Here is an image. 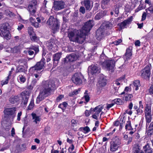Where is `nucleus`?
<instances>
[{"instance_id": "0e129e2a", "label": "nucleus", "mask_w": 153, "mask_h": 153, "mask_svg": "<svg viewBox=\"0 0 153 153\" xmlns=\"http://www.w3.org/2000/svg\"><path fill=\"white\" fill-rule=\"evenodd\" d=\"M137 111V114H141L143 112V110L140 108L137 109L136 110Z\"/></svg>"}, {"instance_id": "de8ad7c7", "label": "nucleus", "mask_w": 153, "mask_h": 153, "mask_svg": "<svg viewBox=\"0 0 153 153\" xmlns=\"http://www.w3.org/2000/svg\"><path fill=\"white\" fill-rule=\"evenodd\" d=\"M83 129L84 131V132L85 133H87L90 131V129L89 127L87 126L83 128Z\"/></svg>"}, {"instance_id": "79ce46f5", "label": "nucleus", "mask_w": 153, "mask_h": 153, "mask_svg": "<svg viewBox=\"0 0 153 153\" xmlns=\"http://www.w3.org/2000/svg\"><path fill=\"white\" fill-rule=\"evenodd\" d=\"M114 101V102L118 105H121L123 103L122 101L120 99H115Z\"/></svg>"}, {"instance_id": "4c0bfd02", "label": "nucleus", "mask_w": 153, "mask_h": 153, "mask_svg": "<svg viewBox=\"0 0 153 153\" xmlns=\"http://www.w3.org/2000/svg\"><path fill=\"white\" fill-rule=\"evenodd\" d=\"M29 49L30 50H33L35 51L34 56H35L39 51V48L37 46H31L29 48Z\"/></svg>"}, {"instance_id": "0eeeda50", "label": "nucleus", "mask_w": 153, "mask_h": 153, "mask_svg": "<svg viewBox=\"0 0 153 153\" xmlns=\"http://www.w3.org/2000/svg\"><path fill=\"white\" fill-rule=\"evenodd\" d=\"M45 64V59L44 58H43L40 61L37 62L34 66L31 67L30 70H32L33 71H40L44 68Z\"/></svg>"}, {"instance_id": "c756f323", "label": "nucleus", "mask_w": 153, "mask_h": 153, "mask_svg": "<svg viewBox=\"0 0 153 153\" xmlns=\"http://www.w3.org/2000/svg\"><path fill=\"white\" fill-rule=\"evenodd\" d=\"M61 56L60 53H57L53 55V61H58Z\"/></svg>"}, {"instance_id": "4468645a", "label": "nucleus", "mask_w": 153, "mask_h": 153, "mask_svg": "<svg viewBox=\"0 0 153 153\" xmlns=\"http://www.w3.org/2000/svg\"><path fill=\"white\" fill-rule=\"evenodd\" d=\"M65 4V2L62 1H54L53 3V8L56 11H58L64 9Z\"/></svg>"}, {"instance_id": "37998d69", "label": "nucleus", "mask_w": 153, "mask_h": 153, "mask_svg": "<svg viewBox=\"0 0 153 153\" xmlns=\"http://www.w3.org/2000/svg\"><path fill=\"white\" fill-rule=\"evenodd\" d=\"M145 113L147 114V113H149V114H151V107L149 106H146L145 108Z\"/></svg>"}, {"instance_id": "680f3d73", "label": "nucleus", "mask_w": 153, "mask_h": 153, "mask_svg": "<svg viewBox=\"0 0 153 153\" xmlns=\"http://www.w3.org/2000/svg\"><path fill=\"white\" fill-rule=\"evenodd\" d=\"M135 45L136 46H140V42L139 40H136L135 42Z\"/></svg>"}, {"instance_id": "423d86ee", "label": "nucleus", "mask_w": 153, "mask_h": 153, "mask_svg": "<svg viewBox=\"0 0 153 153\" xmlns=\"http://www.w3.org/2000/svg\"><path fill=\"white\" fill-rule=\"evenodd\" d=\"M151 65H147L140 71L141 76L146 79H149L151 74L150 67Z\"/></svg>"}, {"instance_id": "f03ea898", "label": "nucleus", "mask_w": 153, "mask_h": 153, "mask_svg": "<svg viewBox=\"0 0 153 153\" xmlns=\"http://www.w3.org/2000/svg\"><path fill=\"white\" fill-rule=\"evenodd\" d=\"M47 24L52 29L53 33H54L59 30L60 25L59 22L53 16H51L47 21Z\"/></svg>"}, {"instance_id": "052dcab7", "label": "nucleus", "mask_w": 153, "mask_h": 153, "mask_svg": "<svg viewBox=\"0 0 153 153\" xmlns=\"http://www.w3.org/2000/svg\"><path fill=\"white\" fill-rule=\"evenodd\" d=\"M24 27V26L23 25L20 24L18 26L17 29L19 31L21 30Z\"/></svg>"}, {"instance_id": "2f4dec72", "label": "nucleus", "mask_w": 153, "mask_h": 153, "mask_svg": "<svg viewBox=\"0 0 153 153\" xmlns=\"http://www.w3.org/2000/svg\"><path fill=\"white\" fill-rule=\"evenodd\" d=\"M145 117L146 122L149 123L150 122L152 118L151 114H149L148 113L145 114Z\"/></svg>"}, {"instance_id": "6e6d98bb", "label": "nucleus", "mask_w": 153, "mask_h": 153, "mask_svg": "<svg viewBox=\"0 0 153 153\" xmlns=\"http://www.w3.org/2000/svg\"><path fill=\"white\" fill-rule=\"evenodd\" d=\"M149 92L150 94H153V85H152L150 87L149 90Z\"/></svg>"}, {"instance_id": "4be33fe9", "label": "nucleus", "mask_w": 153, "mask_h": 153, "mask_svg": "<svg viewBox=\"0 0 153 153\" xmlns=\"http://www.w3.org/2000/svg\"><path fill=\"white\" fill-rule=\"evenodd\" d=\"M83 3L86 10H91L93 5L90 0H84Z\"/></svg>"}, {"instance_id": "f3484780", "label": "nucleus", "mask_w": 153, "mask_h": 153, "mask_svg": "<svg viewBox=\"0 0 153 153\" xmlns=\"http://www.w3.org/2000/svg\"><path fill=\"white\" fill-rule=\"evenodd\" d=\"M103 108L102 106L101 105H98L95 107L93 109L94 111L95 112L94 114L92 115V118L96 120H97L98 117L99 116L100 113L101 111Z\"/></svg>"}, {"instance_id": "bf43d9fd", "label": "nucleus", "mask_w": 153, "mask_h": 153, "mask_svg": "<svg viewBox=\"0 0 153 153\" xmlns=\"http://www.w3.org/2000/svg\"><path fill=\"white\" fill-rule=\"evenodd\" d=\"M22 114V112L20 111V112L17 115V120L18 121H20V120L21 118L20 117L21 116Z\"/></svg>"}, {"instance_id": "9d476101", "label": "nucleus", "mask_w": 153, "mask_h": 153, "mask_svg": "<svg viewBox=\"0 0 153 153\" xmlns=\"http://www.w3.org/2000/svg\"><path fill=\"white\" fill-rule=\"evenodd\" d=\"M124 77H121L114 81L113 87V89L115 90L114 94L115 95H118L119 93L118 91V89L120 87V85L121 84L122 85V83H121V82L124 80Z\"/></svg>"}, {"instance_id": "7c9ffc66", "label": "nucleus", "mask_w": 153, "mask_h": 153, "mask_svg": "<svg viewBox=\"0 0 153 153\" xmlns=\"http://www.w3.org/2000/svg\"><path fill=\"white\" fill-rule=\"evenodd\" d=\"M140 150L139 146L138 145L136 144L134 146L133 148V153H139Z\"/></svg>"}, {"instance_id": "b1692460", "label": "nucleus", "mask_w": 153, "mask_h": 153, "mask_svg": "<svg viewBox=\"0 0 153 153\" xmlns=\"http://www.w3.org/2000/svg\"><path fill=\"white\" fill-rule=\"evenodd\" d=\"M132 17L131 16L128 19L124 21L121 22L120 25V26L122 28H124L128 24H129L132 21Z\"/></svg>"}, {"instance_id": "a19ab883", "label": "nucleus", "mask_w": 153, "mask_h": 153, "mask_svg": "<svg viewBox=\"0 0 153 153\" xmlns=\"http://www.w3.org/2000/svg\"><path fill=\"white\" fill-rule=\"evenodd\" d=\"M18 78L19 79L20 81L22 83H24L26 80V78L25 76L22 75H19L18 77Z\"/></svg>"}, {"instance_id": "8fccbe9b", "label": "nucleus", "mask_w": 153, "mask_h": 153, "mask_svg": "<svg viewBox=\"0 0 153 153\" xmlns=\"http://www.w3.org/2000/svg\"><path fill=\"white\" fill-rule=\"evenodd\" d=\"M122 42V40L120 39L118 40L114 41L113 42V44H114L115 45H118L120 43H121Z\"/></svg>"}, {"instance_id": "1a4fd4ad", "label": "nucleus", "mask_w": 153, "mask_h": 153, "mask_svg": "<svg viewBox=\"0 0 153 153\" xmlns=\"http://www.w3.org/2000/svg\"><path fill=\"white\" fill-rule=\"evenodd\" d=\"M37 7L36 0H32L28 7V10L30 15L34 16Z\"/></svg>"}, {"instance_id": "58836bf2", "label": "nucleus", "mask_w": 153, "mask_h": 153, "mask_svg": "<svg viewBox=\"0 0 153 153\" xmlns=\"http://www.w3.org/2000/svg\"><path fill=\"white\" fill-rule=\"evenodd\" d=\"M34 105V101L33 100H31L30 101V103L28 106V110H30L33 107Z\"/></svg>"}, {"instance_id": "e2e57ef3", "label": "nucleus", "mask_w": 153, "mask_h": 153, "mask_svg": "<svg viewBox=\"0 0 153 153\" xmlns=\"http://www.w3.org/2000/svg\"><path fill=\"white\" fill-rule=\"evenodd\" d=\"M146 14L145 12H144V13H143L142 15V20L143 21L145 20L146 18Z\"/></svg>"}, {"instance_id": "5fc2aeb1", "label": "nucleus", "mask_w": 153, "mask_h": 153, "mask_svg": "<svg viewBox=\"0 0 153 153\" xmlns=\"http://www.w3.org/2000/svg\"><path fill=\"white\" fill-rule=\"evenodd\" d=\"M6 13H10V14H8V15H9L10 16H14L15 15V14H14V13H13V12L8 10H6Z\"/></svg>"}, {"instance_id": "412c9836", "label": "nucleus", "mask_w": 153, "mask_h": 153, "mask_svg": "<svg viewBox=\"0 0 153 153\" xmlns=\"http://www.w3.org/2000/svg\"><path fill=\"white\" fill-rule=\"evenodd\" d=\"M107 80L103 75H101L100 77L98 83L100 86L101 87L105 86L106 84Z\"/></svg>"}, {"instance_id": "a878e982", "label": "nucleus", "mask_w": 153, "mask_h": 153, "mask_svg": "<svg viewBox=\"0 0 153 153\" xmlns=\"http://www.w3.org/2000/svg\"><path fill=\"white\" fill-rule=\"evenodd\" d=\"M20 100L19 97L18 95L14 96L9 99V101L12 104H15L18 102Z\"/></svg>"}, {"instance_id": "2eb2a0df", "label": "nucleus", "mask_w": 153, "mask_h": 153, "mask_svg": "<svg viewBox=\"0 0 153 153\" xmlns=\"http://www.w3.org/2000/svg\"><path fill=\"white\" fill-rule=\"evenodd\" d=\"M83 76L80 74L75 73L72 78L73 82L76 85H80L82 83Z\"/></svg>"}, {"instance_id": "7ed1b4c3", "label": "nucleus", "mask_w": 153, "mask_h": 153, "mask_svg": "<svg viewBox=\"0 0 153 153\" xmlns=\"http://www.w3.org/2000/svg\"><path fill=\"white\" fill-rule=\"evenodd\" d=\"M101 61L100 62L101 65L104 67L107 68L108 70H111L112 72L115 66V62L114 59H111L108 61L104 60L102 58L101 56Z\"/></svg>"}, {"instance_id": "f8f14e48", "label": "nucleus", "mask_w": 153, "mask_h": 153, "mask_svg": "<svg viewBox=\"0 0 153 153\" xmlns=\"http://www.w3.org/2000/svg\"><path fill=\"white\" fill-rule=\"evenodd\" d=\"M100 72V68L97 65H91L89 66L88 69V74L92 75H96L98 74Z\"/></svg>"}, {"instance_id": "603ef678", "label": "nucleus", "mask_w": 153, "mask_h": 153, "mask_svg": "<svg viewBox=\"0 0 153 153\" xmlns=\"http://www.w3.org/2000/svg\"><path fill=\"white\" fill-rule=\"evenodd\" d=\"M80 12L82 13V14H84L85 12V9L83 7H81L79 9Z\"/></svg>"}, {"instance_id": "ddd939ff", "label": "nucleus", "mask_w": 153, "mask_h": 153, "mask_svg": "<svg viewBox=\"0 0 153 153\" xmlns=\"http://www.w3.org/2000/svg\"><path fill=\"white\" fill-rule=\"evenodd\" d=\"M105 34H107L106 33V29L103 25H102L96 32V38L98 40H100Z\"/></svg>"}, {"instance_id": "c03bdc74", "label": "nucleus", "mask_w": 153, "mask_h": 153, "mask_svg": "<svg viewBox=\"0 0 153 153\" xmlns=\"http://www.w3.org/2000/svg\"><path fill=\"white\" fill-rule=\"evenodd\" d=\"M125 120L124 119V118H121L120 122V128H122V127L124 126L125 123Z\"/></svg>"}, {"instance_id": "c85d7f7f", "label": "nucleus", "mask_w": 153, "mask_h": 153, "mask_svg": "<svg viewBox=\"0 0 153 153\" xmlns=\"http://www.w3.org/2000/svg\"><path fill=\"white\" fill-rule=\"evenodd\" d=\"M46 44L47 46L51 49H52L54 45H56L53 42L52 40H50L48 41Z\"/></svg>"}, {"instance_id": "3c124183", "label": "nucleus", "mask_w": 153, "mask_h": 153, "mask_svg": "<svg viewBox=\"0 0 153 153\" xmlns=\"http://www.w3.org/2000/svg\"><path fill=\"white\" fill-rule=\"evenodd\" d=\"M23 123L24 124V127L23 128V130L24 129L25 127L27 126L28 123V121L27 119L26 118H25L23 120Z\"/></svg>"}, {"instance_id": "bb28decb", "label": "nucleus", "mask_w": 153, "mask_h": 153, "mask_svg": "<svg viewBox=\"0 0 153 153\" xmlns=\"http://www.w3.org/2000/svg\"><path fill=\"white\" fill-rule=\"evenodd\" d=\"M104 12L103 11H101L99 13H97L94 17V19L96 20H98L103 17L104 16Z\"/></svg>"}, {"instance_id": "72a5a7b5", "label": "nucleus", "mask_w": 153, "mask_h": 153, "mask_svg": "<svg viewBox=\"0 0 153 153\" xmlns=\"http://www.w3.org/2000/svg\"><path fill=\"white\" fill-rule=\"evenodd\" d=\"M21 49V48L19 46H16L11 48V52L13 53H16L19 52Z\"/></svg>"}, {"instance_id": "9b49d317", "label": "nucleus", "mask_w": 153, "mask_h": 153, "mask_svg": "<svg viewBox=\"0 0 153 153\" xmlns=\"http://www.w3.org/2000/svg\"><path fill=\"white\" fill-rule=\"evenodd\" d=\"M20 96L22 98L21 103V106L23 107H25L27 103L29 97L28 92L26 91H23L21 94Z\"/></svg>"}, {"instance_id": "393cba45", "label": "nucleus", "mask_w": 153, "mask_h": 153, "mask_svg": "<svg viewBox=\"0 0 153 153\" xmlns=\"http://www.w3.org/2000/svg\"><path fill=\"white\" fill-rule=\"evenodd\" d=\"M68 37L70 40L71 41L74 42L76 40V36L75 35L73 31H68Z\"/></svg>"}, {"instance_id": "f704fd0d", "label": "nucleus", "mask_w": 153, "mask_h": 153, "mask_svg": "<svg viewBox=\"0 0 153 153\" xmlns=\"http://www.w3.org/2000/svg\"><path fill=\"white\" fill-rule=\"evenodd\" d=\"M132 97L133 96L131 94H126L125 95L123 100L126 101L131 100Z\"/></svg>"}, {"instance_id": "cd10ccee", "label": "nucleus", "mask_w": 153, "mask_h": 153, "mask_svg": "<svg viewBox=\"0 0 153 153\" xmlns=\"http://www.w3.org/2000/svg\"><path fill=\"white\" fill-rule=\"evenodd\" d=\"M134 89L136 91L138 90V87L140 86V81L139 80H136L134 81Z\"/></svg>"}, {"instance_id": "338daca9", "label": "nucleus", "mask_w": 153, "mask_h": 153, "mask_svg": "<svg viewBox=\"0 0 153 153\" xmlns=\"http://www.w3.org/2000/svg\"><path fill=\"white\" fill-rule=\"evenodd\" d=\"M85 99V101L87 102H88L89 100L90 97L88 95H85L84 96Z\"/></svg>"}, {"instance_id": "49530a36", "label": "nucleus", "mask_w": 153, "mask_h": 153, "mask_svg": "<svg viewBox=\"0 0 153 153\" xmlns=\"http://www.w3.org/2000/svg\"><path fill=\"white\" fill-rule=\"evenodd\" d=\"M123 58L126 61H128L129 59H131V56L125 54V55L123 56Z\"/></svg>"}, {"instance_id": "69168bd1", "label": "nucleus", "mask_w": 153, "mask_h": 153, "mask_svg": "<svg viewBox=\"0 0 153 153\" xmlns=\"http://www.w3.org/2000/svg\"><path fill=\"white\" fill-rule=\"evenodd\" d=\"M64 97V96L62 95H61L56 98V100L57 101H59L60 100H61Z\"/></svg>"}, {"instance_id": "473e14b6", "label": "nucleus", "mask_w": 153, "mask_h": 153, "mask_svg": "<svg viewBox=\"0 0 153 153\" xmlns=\"http://www.w3.org/2000/svg\"><path fill=\"white\" fill-rule=\"evenodd\" d=\"M144 151L146 153H152V149L148 145H147L144 147Z\"/></svg>"}, {"instance_id": "4d7b16f0", "label": "nucleus", "mask_w": 153, "mask_h": 153, "mask_svg": "<svg viewBox=\"0 0 153 153\" xmlns=\"http://www.w3.org/2000/svg\"><path fill=\"white\" fill-rule=\"evenodd\" d=\"M74 145L73 144H72L71 146L68 149V152H72L74 149Z\"/></svg>"}, {"instance_id": "13d9d810", "label": "nucleus", "mask_w": 153, "mask_h": 153, "mask_svg": "<svg viewBox=\"0 0 153 153\" xmlns=\"http://www.w3.org/2000/svg\"><path fill=\"white\" fill-rule=\"evenodd\" d=\"M34 75L36 78L39 79V78L40 77V76H41V72H38L37 74H35Z\"/></svg>"}, {"instance_id": "864d4df0", "label": "nucleus", "mask_w": 153, "mask_h": 153, "mask_svg": "<svg viewBox=\"0 0 153 153\" xmlns=\"http://www.w3.org/2000/svg\"><path fill=\"white\" fill-rule=\"evenodd\" d=\"M9 79V76H8L7 77L6 80L5 81H4L3 80L2 81H1V83L2 84V85L7 84L8 82V81Z\"/></svg>"}, {"instance_id": "5701e85b", "label": "nucleus", "mask_w": 153, "mask_h": 153, "mask_svg": "<svg viewBox=\"0 0 153 153\" xmlns=\"http://www.w3.org/2000/svg\"><path fill=\"white\" fill-rule=\"evenodd\" d=\"M31 115L32 117L33 122L36 124H39L41 118L40 117L38 116L36 114L32 113Z\"/></svg>"}, {"instance_id": "39448f33", "label": "nucleus", "mask_w": 153, "mask_h": 153, "mask_svg": "<svg viewBox=\"0 0 153 153\" xmlns=\"http://www.w3.org/2000/svg\"><path fill=\"white\" fill-rule=\"evenodd\" d=\"M121 144L120 140L117 137H116L110 143V148L111 151L114 152L117 150L119 146Z\"/></svg>"}, {"instance_id": "774afa93", "label": "nucleus", "mask_w": 153, "mask_h": 153, "mask_svg": "<svg viewBox=\"0 0 153 153\" xmlns=\"http://www.w3.org/2000/svg\"><path fill=\"white\" fill-rule=\"evenodd\" d=\"M114 105L113 103H111L110 104H107V106L106 108L107 109H109L113 106Z\"/></svg>"}, {"instance_id": "c9c22d12", "label": "nucleus", "mask_w": 153, "mask_h": 153, "mask_svg": "<svg viewBox=\"0 0 153 153\" xmlns=\"http://www.w3.org/2000/svg\"><path fill=\"white\" fill-rule=\"evenodd\" d=\"M125 128L126 130H131L132 129V128L131 125V122L130 121H128L125 126Z\"/></svg>"}, {"instance_id": "e433bc0d", "label": "nucleus", "mask_w": 153, "mask_h": 153, "mask_svg": "<svg viewBox=\"0 0 153 153\" xmlns=\"http://www.w3.org/2000/svg\"><path fill=\"white\" fill-rule=\"evenodd\" d=\"M103 25L104 26L105 29L106 30L107 28L108 29L110 28L113 26V25L112 23L109 22H107L106 23L105 25V24H103Z\"/></svg>"}, {"instance_id": "f257e3e1", "label": "nucleus", "mask_w": 153, "mask_h": 153, "mask_svg": "<svg viewBox=\"0 0 153 153\" xmlns=\"http://www.w3.org/2000/svg\"><path fill=\"white\" fill-rule=\"evenodd\" d=\"M42 88L41 90L39 96L36 98V102L39 103L50 94L51 91L55 87L54 81L49 80L42 82Z\"/></svg>"}, {"instance_id": "a211bd4d", "label": "nucleus", "mask_w": 153, "mask_h": 153, "mask_svg": "<svg viewBox=\"0 0 153 153\" xmlns=\"http://www.w3.org/2000/svg\"><path fill=\"white\" fill-rule=\"evenodd\" d=\"M76 55L74 53H72L70 55H67L63 60L64 63L71 62L75 61L76 59Z\"/></svg>"}, {"instance_id": "ea45409f", "label": "nucleus", "mask_w": 153, "mask_h": 153, "mask_svg": "<svg viewBox=\"0 0 153 153\" xmlns=\"http://www.w3.org/2000/svg\"><path fill=\"white\" fill-rule=\"evenodd\" d=\"M27 30L28 33L30 35H34V32L32 27H28Z\"/></svg>"}, {"instance_id": "a18cd8bd", "label": "nucleus", "mask_w": 153, "mask_h": 153, "mask_svg": "<svg viewBox=\"0 0 153 153\" xmlns=\"http://www.w3.org/2000/svg\"><path fill=\"white\" fill-rule=\"evenodd\" d=\"M30 35V37L31 40L33 41H36L38 40L37 37L35 34L31 35Z\"/></svg>"}, {"instance_id": "6ab92c4d", "label": "nucleus", "mask_w": 153, "mask_h": 153, "mask_svg": "<svg viewBox=\"0 0 153 153\" xmlns=\"http://www.w3.org/2000/svg\"><path fill=\"white\" fill-rule=\"evenodd\" d=\"M16 108L15 107L11 108H7L5 109L4 111V114L6 115H13L14 117L15 115Z\"/></svg>"}, {"instance_id": "09e8293b", "label": "nucleus", "mask_w": 153, "mask_h": 153, "mask_svg": "<svg viewBox=\"0 0 153 153\" xmlns=\"http://www.w3.org/2000/svg\"><path fill=\"white\" fill-rule=\"evenodd\" d=\"M125 54L132 56V53L131 49L129 48L127 49Z\"/></svg>"}, {"instance_id": "6e6552de", "label": "nucleus", "mask_w": 153, "mask_h": 153, "mask_svg": "<svg viewBox=\"0 0 153 153\" xmlns=\"http://www.w3.org/2000/svg\"><path fill=\"white\" fill-rule=\"evenodd\" d=\"M94 21L89 20L86 22L82 27L81 31L84 32V34H88L94 25Z\"/></svg>"}, {"instance_id": "20e7f679", "label": "nucleus", "mask_w": 153, "mask_h": 153, "mask_svg": "<svg viewBox=\"0 0 153 153\" xmlns=\"http://www.w3.org/2000/svg\"><path fill=\"white\" fill-rule=\"evenodd\" d=\"M0 35L4 37L7 40L10 39V34L9 31L7 30L6 24H3L0 25Z\"/></svg>"}, {"instance_id": "aec40b11", "label": "nucleus", "mask_w": 153, "mask_h": 153, "mask_svg": "<svg viewBox=\"0 0 153 153\" xmlns=\"http://www.w3.org/2000/svg\"><path fill=\"white\" fill-rule=\"evenodd\" d=\"M36 19L37 20V22H36L35 19L31 17L30 19V21L32 25L36 28H38L39 27V23L41 22V20L39 18H37Z\"/></svg>"}, {"instance_id": "dca6fc26", "label": "nucleus", "mask_w": 153, "mask_h": 153, "mask_svg": "<svg viewBox=\"0 0 153 153\" xmlns=\"http://www.w3.org/2000/svg\"><path fill=\"white\" fill-rule=\"evenodd\" d=\"M80 33L78 32L79 35L76 36V40L74 42L82 44L84 42L85 37L88 34H84V32L80 31Z\"/></svg>"}]
</instances>
